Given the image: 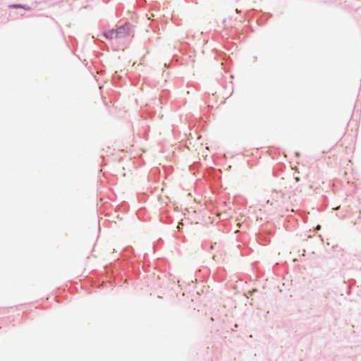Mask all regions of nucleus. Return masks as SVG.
Listing matches in <instances>:
<instances>
[{
    "label": "nucleus",
    "instance_id": "1",
    "mask_svg": "<svg viewBox=\"0 0 361 361\" xmlns=\"http://www.w3.org/2000/svg\"><path fill=\"white\" fill-rule=\"evenodd\" d=\"M130 34V27L129 24H125L115 30H111L104 32V35L107 39H113L121 38Z\"/></svg>",
    "mask_w": 361,
    "mask_h": 361
},
{
    "label": "nucleus",
    "instance_id": "2",
    "mask_svg": "<svg viewBox=\"0 0 361 361\" xmlns=\"http://www.w3.org/2000/svg\"><path fill=\"white\" fill-rule=\"evenodd\" d=\"M313 179H317V182H314L312 184L310 185V187L311 188L317 189L320 184H319V180L318 178H316L315 177H313Z\"/></svg>",
    "mask_w": 361,
    "mask_h": 361
},
{
    "label": "nucleus",
    "instance_id": "3",
    "mask_svg": "<svg viewBox=\"0 0 361 361\" xmlns=\"http://www.w3.org/2000/svg\"><path fill=\"white\" fill-rule=\"evenodd\" d=\"M183 225V223H179V224H178V226H177V228H178V230L181 229V228H182Z\"/></svg>",
    "mask_w": 361,
    "mask_h": 361
},
{
    "label": "nucleus",
    "instance_id": "4",
    "mask_svg": "<svg viewBox=\"0 0 361 361\" xmlns=\"http://www.w3.org/2000/svg\"><path fill=\"white\" fill-rule=\"evenodd\" d=\"M11 7H13V8H20V6H19V5H13V6H11Z\"/></svg>",
    "mask_w": 361,
    "mask_h": 361
},
{
    "label": "nucleus",
    "instance_id": "5",
    "mask_svg": "<svg viewBox=\"0 0 361 361\" xmlns=\"http://www.w3.org/2000/svg\"><path fill=\"white\" fill-rule=\"evenodd\" d=\"M319 228H320V226H317V229H319Z\"/></svg>",
    "mask_w": 361,
    "mask_h": 361
},
{
    "label": "nucleus",
    "instance_id": "6",
    "mask_svg": "<svg viewBox=\"0 0 361 361\" xmlns=\"http://www.w3.org/2000/svg\"><path fill=\"white\" fill-rule=\"evenodd\" d=\"M295 180H296L297 181H298V180H299V178H295Z\"/></svg>",
    "mask_w": 361,
    "mask_h": 361
}]
</instances>
